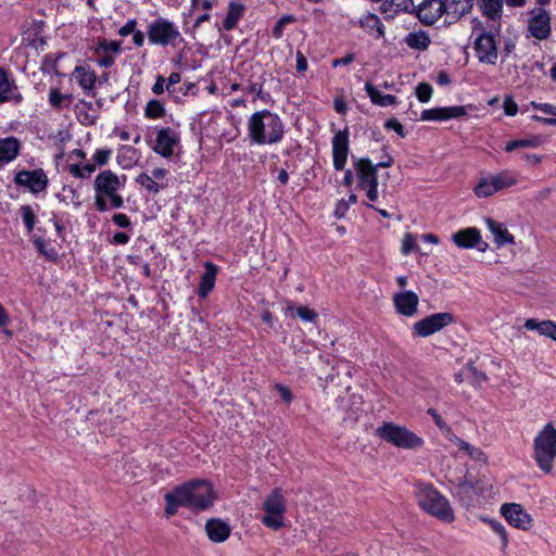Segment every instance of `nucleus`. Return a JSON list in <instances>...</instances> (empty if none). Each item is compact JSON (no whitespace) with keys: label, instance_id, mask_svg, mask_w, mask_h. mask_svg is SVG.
Listing matches in <instances>:
<instances>
[{"label":"nucleus","instance_id":"f257e3e1","mask_svg":"<svg viewBox=\"0 0 556 556\" xmlns=\"http://www.w3.org/2000/svg\"><path fill=\"white\" fill-rule=\"evenodd\" d=\"M165 513L173 516L184 506L195 511L211 507L215 495L212 485L205 480H191L173 489L164 495Z\"/></svg>","mask_w":556,"mask_h":556},{"label":"nucleus","instance_id":"f03ea898","mask_svg":"<svg viewBox=\"0 0 556 556\" xmlns=\"http://www.w3.org/2000/svg\"><path fill=\"white\" fill-rule=\"evenodd\" d=\"M248 138L251 144L273 146L285 136V123L275 112L261 110L254 112L247 123Z\"/></svg>","mask_w":556,"mask_h":556},{"label":"nucleus","instance_id":"7ed1b4c3","mask_svg":"<svg viewBox=\"0 0 556 556\" xmlns=\"http://www.w3.org/2000/svg\"><path fill=\"white\" fill-rule=\"evenodd\" d=\"M125 176L118 177L112 170L99 173L93 181L94 206L98 212H106L110 208L124 206V199L119 194L125 186Z\"/></svg>","mask_w":556,"mask_h":556},{"label":"nucleus","instance_id":"20e7f679","mask_svg":"<svg viewBox=\"0 0 556 556\" xmlns=\"http://www.w3.org/2000/svg\"><path fill=\"white\" fill-rule=\"evenodd\" d=\"M532 458L538 468L548 475L554 469L556 460V428L547 422L534 437Z\"/></svg>","mask_w":556,"mask_h":556},{"label":"nucleus","instance_id":"39448f33","mask_svg":"<svg viewBox=\"0 0 556 556\" xmlns=\"http://www.w3.org/2000/svg\"><path fill=\"white\" fill-rule=\"evenodd\" d=\"M416 496L419 507L427 514L443 522L454 520V510L448 500L432 485H419Z\"/></svg>","mask_w":556,"mask_h":556},{"label":"nucleus","instance_id":"423d86ee","mask_svg":"<svg viewBox=\"0 0 556 556\" xmlns=\"http://www.w3.org/2000/svg\"><path fill=\"white\" fill-rule=\"evenodd\" d=\"M376 435L396 447L414 450L422 446L424 440L405 427L393 422H383L376 429Z\"/></svg>","mask_w":556,"mask_h":556},{"label":"nucleus","instance_id":"0eeeda50","mask_svg":"<svg viewBox=\"0 0 556 556\" xmlns=\"http://www.w3.org/2000/svg\"><path fill=\"white\" fill-rule=\"evenodd\" d=\"M265 515L261 518L262 523L271 530H279L285 527V514L287 501L279 488L274 489L263 502Z\"/></svg>","mask_w":556,"mask_h":556},{"label":"nucleus","instance_id":"6e6552de","mask_svg":"<svg viewBox=\"0 0 556 556\" xmlns=\"http://www.w3.org/2000/svg\"><path fill=\"white\" fill-rule=\"evenodd\" d=\"M149 42L162 47L176 46L182 41L178 26L164 17L153 20L147 29Z\"/></svg>","mask_w":556,"mask_h":556},{"label":"nucleus","instance_id":"1a4fd4ad","mask_svg":"<svg viewBox=\"0 0 556 556\" xmlns=\"http://www.w3.org/2000/svg\"><path fill=\"white\" fill-rule=\"evenodd\" d=\"M498 30H478L473 41V50L479 62L494 65L498 58Z\"/></svg>","mask_w":556,"mask_h":556},{"label":"nucleus","instance_id":"9d476101","mask_svg":"<svg viewBox=\"0 0 556 556\" xmlns=\"http://www.w3.org/2000/svg\"><path fill=\"white\" fill-rule=\"evenodd\" d=\"M518 179L509 170H503L482 177L473 191L478 198H488L503 189L517 185Z\"/></svg>","mask_w":556,"mask_h":556},{"label":"nucleus","instance_id":"9b49d317","mask_svg":"<svg viewBox=\"0 0 556 556\" xmlns=\"http://www.w3.org/2000/svg\"><path fill=\"white\" fill-rule=\"evenodd\" d=\"M527 21L528 37L543 41L552 35V15L545 7H536L529 11Z\"/></svg>","mask_w":556,"mask_h":556},{"label":"nucleus","instance_id":"f8f14e48","mask_svg":"<svg viewBox=\"0 0 556 556\" xmlns=\"http://www.w3.org/2000/svg\"><path fill=\"white\" fill-rule=\"evenodd\" d=\"M452 323H454V316L451 313H435L416 321L413 325V330L417 336L426 338Z\"/></svg>","mask_w":556,"mask_h":556},{"label":"nucleus","instance_id":"ddd939ff","mask_svg":"<svg viewBox=\"0 0 556 556\" xmlns=\"http://www.w3.org/2000/svg\"><path fill=\"white\" fill-rule=\"evenodd\" d=\"M180 144V135L170 127H161L156 129L152 149L161 156L168 159L175 153V149Z\"/></svg>","mask_w":556,"mask_h":556},{"label":"nucleus","instance_id":"4468645a","mask_svg":"<svg viewBox=\"0 0 556 556\" xmlns=\"http://www.w3.org/2000/svg\"><path fill=\"white\" fill-rule=\"evenodd\" d=\"M17 186L27 188L33 193L45 191L48 187L49 179L43 169L21 170L14 177Z\"/></svg>","mask_w":556,"mask_h":556},{"label":"nucleus","instance_id":"2eb2a0df","mask_svg":"<svg viewBox=\"0 0 556 556\" xmlns=\"http://www.w3.org/2000/svg\"><path fill=\"white\" fill-rule=\"evenodd\" d=\"M501 513L509 525L521 530H528L532 527L533 519L520 504L506 503L501 507Z\"/></svg>","mask_w":556,"mask_h":556},{"label":"nucleus","instance_id":"dca6fc26","mask_svg":"<svg viewBox=\"0 0 556 556\" xmlns=\"http://www.w3.org/2000/svg\"><path fill=\"white\" fill-rule=\"evenodd\" d=\"M445 13L444 0H422L415 14L425 25H433Z\"/></svg>","mask_w":556,"mask_h":556},{"label":"nucleus","instance_id":"f3484780","mask_svg":"<svg viewBox=\"0 0 556 556\" xmlns=\"http://www.w3.org/2000/svg\"><path fill=\"white\" fill-rule=\"evenodd\" d=\"M349 154V130H339L332 138V157L336 170H342L346 164Z\"/></svg>","mask_w":556,"mask_h":556},{"label":"nucleus","instance_id":"a211bd4d","mask_svg":"<svg viewBox=\"0 0 556 556\" xmlns=\"http://www.w3.org/2000/svg\"><path fill=\"white\" fill-rule=\"evenodd\" d=\"M467 114L466 108L460 105L432 108L424 110L420 114V121L442 122L452 118H459Z\"/></svg>","mask_w":556,"mask_h":556},{"label":"nucleus","instance_id":"6ab92c4d","mask_svg":"<svg viewBox=\"0 0 556 556\" xmlns=\"http://www.w3.org/2000/svg\"><path fill=\"white\" fill-rule=\"evenodd\" d=\"M452 240L460 249L477 248L480 251H484L488 247V244L482 241L480 231L473 227L458 230L452 236Z\"/></svg>","mask_w":556,"mask_h":556},{"label":"nucleus","instance_id":"aec40b11","mask_svg":"<svg viewBox=\"0 0 556 556\" xmlns=\"http://www.w3.org/2000/svg\"><path fill=\"white\" fill-rule=\"evenodd\" d=\"M393 302L399 314L412 317L417 313L419 299L415 292L404 291L395 293Z\"/></svg>","mask_w":556,"mask_h":556},{"label":"nucleus","instance_id":"412c9836","mask_svg":"<svg viewBox=\"0 0 556 556\" xmlns=\"http://www.w3.org/2000/svg\"><path fill=\"white\" fill-rule=\"evenodd\" d=\"M354 167L358 178L359 188L365 189L367 188V185L372 184L374 180H378L377 166H375L369 159L363 157L356 160L354 162Z\"/></svg>","mask_w":556,"mask_h":556},{"label":"nucleus","instance_id":"4be33fe9","mask_svg":"<svg viewBox=\"0 0 556 556\" xmlns=\"http://www.w3.org/2000/svg\"><path fill=\"white\" fill-rule=\"evenodd\" d=\"M72 77L86 92L93 90L97 81L96 72L88 65H77L72 73Z\"/></svg>","mask_w":556,"mask_h":556},{"label":"nucleus","instance_id":"5701e85b","mask_svg":"<svg viewBox=\"0 0 556 556\" xmlns=\"http://www.w3.org/2000/svg\"><path fill=\"white\" fill-rule=\"evenodd\" d=\"M357 25L377 39L384 36V25L379 16L374 13H366L358 20Z\"/></svg>","mask_w":556,"mask_h":556},{"label":"nucleus","instance_id":"b1692460","mask_svg":"<svg viewBox=\"0 0 556 556\" xmlns=\"http://www.w3.org/2000/svg\"><path fill=\"white\" fill-rule=\"evenodd\" d=\"M205 271L201 277V281L198 289V294L200 298L205 299L208 293L213 290L216 281V276L218 273V267L211 263L206 262L204 264Z\"/></svg>","mask_w":556,"mask_h":556},{"label":"nucleus","instance_id":"393cba45","mask_svg":"<svg viewBox=\"0 0 556 556\" xmlns=\"http://www.w3.org/2000/svg\"><path fill=\"white\" fill-rule=\"evenodd\" d=\"M21 144L15 137L0 139V167L16 159Z\"/></svg>","mask_w":556,"mask_h":556},{"label":"nucleus","instance_id":"a878e982","mask_svg":"<svg viewBox=\"0 0 556 556\" xmlns=\"http://www.w3.org/2000/svg\"><path fill=\"white\" fill-rule=\"evenodd\" d=\"M13 101L20 103L22 96L16 86L9 79L5 71L0 70V102Z\"/></svg>","mask_w":556,"mask_h":556},{"label":"nucleus","instance_id":"bb28decb","mask_svg":"<svg viewBox=\"0 0 556 556\" xmlns=\"http://www.w3.org/2000/svg\"><path fill=\"white\" fill-rule=\"evenodd\" d=\"M205 530L210 540L216 543L226 541L230 534L229 526L219 519L207 520Z\"/></svg>","mask_w":556,"mask_h":556},{"label":"nucleus","instance_id":"cd10ccee","mask_svg":"<svg viewBox=\"0 0 556 556\" xmlns=\"http://www.w3.org/2000/svg\"><path fill=\"white\" fill-rule=\"evenodd\" d=\"M404 42L413 50L426 51L431 45V38L424 30L410 31L405 36Z\"/></svg>","mask_w":556,"mask_h":556},{"label":"nucleus","instance_id":"c85d7f7f","mask_svg":"<svg viewBox=\"0 0 556 556\" xmlns=\"http://www.w3.org/2000/svg\"><path fill=\"white\" fill-rule=\"evenodd\" d=\"M485 222L489 230L494 236V241L497 245L514 243L513 235L508 232L507 228L503 224L497 223L491 218H488Z\"/></svg>","mask_w":556,"mask_h":556},{"label":"nucleus","instance_id":"c756f323","mask_svg":"<svg viewBox=\"0 0 556 556\" xmlns=\"http://www.w3.org/2000/svg\"><path fill=\"white\" fill-rule=\"evenodd\" d=\"M525 328L531 331L536 330L540 334L556 341V324L551 320L538 321L536 319L529 318L525 323Z\"/></svg>","mask_w":556,"mask_h":556},{"label":"nucleus","instance_id":"7c9ffc66","mask_svg":"<svg viewBox=\"0 0 556 556\" xmlns=\"http://www.w3.org/2000/svg\"><path fill=\"white\" fill-rule=\"evenodd\" d=\"M444 5L447 15L459 18L471 10L473 0H444Z\"/></svg>","mask_w":556,"mask_h":556},{"label":"nucleus","instance_id":"2f4dec72","mask_svg":"<svg viewBox=\"0 0 556 556\" xmlns=\"http://www.w3.org/2000/svg\"><path fill=\"white\" fill-rule=\"evenodd\" d=\"M365 90L367 96L370 98V101L378 106H391L394 105L397 101L396 97L392 94H382L374 85L370 83L365 84Z\"/></svg>","mask_w":556,"mask_h":556},{"label":"nucleus","instance_id":"473e14b6","mask_svg":"<svg viewBox=\"0 0 556 556\" xmlns=\"http://www.w3.org/2000/svg\"><path fill=\"white\" fill-rule=\"evenodd\" d=\"M244 7L241 3L230 2L228 4V11L223 22V26L226 30H232L237 27L239 20L242 17Z\"/></svg>","mask_w":556,"mask_h":556},{"label":"nucleus","instance_id":"72a5a7b5","mask_svg":"<svg viewBox=\"0 0 556 556\" xmlns=\"http://www.w3.org/2000/svg\"><path fill=\"white\" fill-rule=\"evenodd\" d=\"M444 434L455 446L458 447L459 451L466 452L471 458L479 459L482 455V452L479 448L455 435L451 428H446Z\"/></svg>","mask_w":556,"mask_h":556},{"label":"nucleus","instance_id":"f704fd0d","mask_svg":"<svg viewBox=\"0 0 556 556\" xmlns=\"http://www.w3.org/2000/svg\"><path fill=\"white\" fill-rule=\"evenodd\" d=\"M543 143V140L540 136H532L526 139H518L507 142L505 150L507 152H513L519 148H538Z\"/></svg>","mask_w":556,"mask_h":556},{"label":"nucleus","instance_id":"c9c22d12","mask_svg":"<svg viewBox=\"0 0 556 556\" xmlns=\"http://www.w3.org/2000/svg\"><path fill=\"white\" fill-rule=\"evenodd\" d=\"M484 15L494 20L500 16L503 8V0H479Z\"/></svg>","mask_w":556,"mask_h":556},{"label":"nucleus","instance_id":"e433bc0d","mask_svg":"<svg viewBox=\"0 0 556 556\" xmlns=\"http://www.w3.org/2000/svg\"><path fill=\"white\" fill-rule=\"evenodd\" d=\"M122 52V42L115 40L102 39L99 40L94 53H110L113 55H118Z\"/></svg>","mask_w":556,"mask_h":556},{"label":"nucleus","instance_id":"4c0bfd02","mask_svg":"<svg viewBox=\"0 0 556 556\" xmlns=\"http://www.w3.org/2000/svg\"><path fill=\"white\" fill-rule=\"evenodd\" d=\"M144 115L150 119L162 118L165 115V106L160 100L152 99L144 108Z\"/></svg>","mask_w":556,"mask_h":556},{"label":"nucleus","instance_id":"58836bf2","mask_svg":"<svg viewBox=\"0 0 556 556\" xmlns=\"http://www.w3.org/2000/svg\"><path fill=\"white\" fill-rule=\"evenodd\" d=\"M73 97L71 94H63L56 88L49 91V103L54 109L68 106L72 103Z\"/></svg>","mask_w":556,"mask_h":556},{"label":"nucleus","instance_id":"ea45409f","mask_svg":"<svg viewBox=\"0 0 556 556\" xmlns=\"http://www.w3.org/2000/svg\"><path fill=\"white\" fill-rule=\"evenodd\" d=\"M96 170V164L86 163L80 165L79 163H71L68 165V172L75 178H87Z\"/></svg>","mask_w":556,"mask_h":556},{"label":"nucleus","instance_id":"a19ab883","mask_svg":"<svg viewBox=\"0 0 556 556\" xmlns=\"http://www.w3.org/2000/svg\"><path fill=\"white\" fill-rule=\"evenodd\" d=\"M136 181L152 193H157L163 188L155 181V179L152 176L148 174H140L137 177Z\"/></svg>","mask_w":556,"mask_h":556},{"label":"nucleus","instance_id":"79ce46f5","mask_svg":"<svg viewBox=\"0 0 556 556\" xmlns=\"http://www.w3.org/2000/svg\"><path fill=\"white\" fill-rule=\"evenodd\" d=\"M34 244L37 251L42 254L47 260H55L58 257V252L53 248H49L48 243L42 238H36L34 240Z\"/></svg>","mask_w":556,"mask_h":556},{"label":"nucleus","instance_id":"37998d69","mask_svg":"<svg viewBox=\"0 0 556 556\" xmlns=\"http://www.w3.org/2000/svg\"><path fill=\"white\" fill-rule=\"evenodd\" d=\"M21 217L23 219V223L25 227L27 228V231L30 232L34 229L35 223H36V215L33 211V208L29 205H23L20 208Z\"/></svg>","mask_w":556,"mask_h":556},{"label":"nucleus","instance_id":"c03bdc74","mask_svg":"<svg viewBox=\"0 0 556 556\" xmlns=\"http://www.w3.org/2000/svg\"><path fill=\"white\" fill-rule=\"evenodd\" d=\"M488 525L493 530V532L500 536L501 542H502V548L503 549L506 548V546L508 544V535H507L505 527L500 521L494 520V519L488 520Z\"/></svg>","mask_w":556,"mask_h":556},{"label":"nucleus","instance_id":"a18cd8bd","mask_svg":"<svg viewBox=\"0 0 556 556\" xmlns=\"http://www.w3.org/2000/svg\"><path fill=\"white\" fill-rule=\"evenodd\" d=\"M390 7L394 8L395 12H415L416 5L413 0H388Z\"/></svg>","mask_w":556,"mask_h":556},{"label":"nucleus","instance_id":"49530a36","mask_svg":"<svg viewBox=\"0 0 556 556\" xmlns=\"http://www.w3.org/2000/svg\"><path fill=\"white\" fill-rule=\"evenodd\" d=\"M432 92L433 89L431 85L427 83L419 84L416 88V97L422 103L430 101Z\"/></svg>","mask_w":556,"mask_h":556},{"label":"nucleus","instance_id":"de8ad7c7","mask_svg":"<svg viewBox=\"0 0 556 556\" xmlns=\"http://www.w3.org/2000/svg\"><path fill=\"white\" fill-rule=\"evenodd\" d=\"M416 249H417L416 237L410 232L405 233L403 237V240H402L401 252L404 255H408L412 251H414Z\"/></svg>","mask_w":556,"mask_h":556},{"label":"nucleus","instance_id":"09e8293b","mask_svg":"<svg viewBox=\"0 0 556 556\" xmlns=\"http://www.w3.org/2000/svg\"><path fill=\"white\" fill-rule=\"evenodd\" d=\"M112 155L111 149H97L92 155V160L99 166L105 165Z\"/></svg>","mask_w":556,"mask_h":556},{"label":"nucleus","instance_id":"8fccbe9b","mask_svg":"<svg viewBox=\"0 0 556 556\" xmlns=\"http://www.w3.org/2000/svg\"><path fill=\"white\" fill-rule=\"evenodd\" d=\"M295 311L299 318H301L304 321L315 323L318 317L313 309L305 306H300Z\"/></svg>","mask_w":556,"mask_h":556},{"label":"nucleus","instance_id":"3c124183","mask_svg":"<svg viewBox=\"0 0 556 556\" xmlns=\"http://www.w3.org/2000/svg\"><path fill=\"white\" fill-rule=\"evenodd\" d=\"M96 54L98 56L97 64L100 67L108 68V67H111L115 63L116 55H113L110 53H96Z\"/></svg>","mask_w":556,"mask_h":556},{"label":"nucleus","instance_id":"603ef678","mask_svg":"<svg viewBox=\"0 0 556 556\" xmlns=\"http://www.w3.org/2000/svg\"><path fill=\"white\" fill-rule=\"evenodd\" d=\"M384 128L394 130L401 138H404L406 136L404 127L395 118L388 119L384 123Z\"/></svg>","mask_w":556,"mask_h":556},{"label":"nucleus","instance_id":"864d4df0","mask_svg":"<svg viewBox=\"0 0 556 556\" xmlns=\"http://www.w3.org/2000/svg\"><path fill=\"white\" fill-rule=\"evenodd\" d=\"M504 112L508 116H515L518 112V105L511 97H506L503 103Z\"/></svg>","mask_w":556,"mask_h":556},{"label":"nucleus","instance_id":"5fc2aeb1","mask_svg":"<svg viewBox=\"0 0 556 556\" xmlns=\"http://www.w3.org/2000/svg\"><path fill=\"white\" fill-rule=\"evenodd\" d=\"M531 105L544 114L556 116V106L551 103L532 102Z\"/></svg>","mask_w":556,"mask_h":556},{"label":"nucleus","instance_id":"6e6d98bb","mask_svg":"<svg viewBox=\"0 0 556 556\" xmlns=\"http://www.w3.org/2000/svg\"><path fill=\"white\" fill-rule=\"evenodd\" d=\"M137 21L135 18L128 20L124 26L118 29V35L127 37L136 30Z\"/></svg>","mask_w":556,"mask_h":556},{"label":"nucleus","instance_id":"4d7b16f0","mask_svg":"<svg viewBox=\"0 0 556 556\" xmlns=\"http://www.w3.org/2000/svg\"><path fill=\"white\" fill-rule=\"evenodd\" d=\"M112 220L115 225L122 228H127L130 226L129 217L124 213H116L113 215Z\"/></svg>","mask_w":556,"mask_h":556},{"label":"nucleus","instance_id":"13d9d810","mask_svg":"<svg viewBox=\"0 0 556 556\" xmlns=\"http://www.w3.org/2000/svg\"><path fill=\"white\" fill-rule=\"evenodd\" d=\"M333 108L336 112H338L341 115H344L348 110L345 99L342 96H337L333 101Z\"/></svg>","mask_w":556,"mask_h":556},{"label":"nucleus","instance_id":"bf43d9fd","mask_svg":"<svg viewBox=\"0 0 556 556\" xmlns=\"http://www.w3.org/2000/svg\"><path fill=\"white\" fill-rule=\"evenodd\" d=\"M276 389L280 395V397L286 402V403H290L293 399V394L292 392L290 391V389L286 386H282V384H277L276 386Z\"/></svg>","mask_w":556,"mask_h":556},{"label":"nucleus","instance_id":"052dcab7","mask_svg":"<svg viewBox=\"0 0 556 556\" xmlns=\"http://www.w3.org/2000/svg\"><path fill=\"white\" fill-rule=\"evenodd\" d=\"M166 89L165 78L163 76H157L154 85L152 86V92L156 96L162 94Z\"/></svg>","mask_w":556,"mask_h":556},{"label":"nucleus","instance_id":"680f3d73","mask_svg":"<svg viewBox=\"0 0 556 556\" xmlns=\"http://www.w3.org/2000/svg\"><path fill=\"white\" fill-rule=\"evenodd\" d=\"M365 190L367 191V198L372 202L376 201L378 199V180L367 185Z\"/></svg>","mask_w":556,"mask_h":556},{"label":"nucleus","instance_id":"e2e57ef3","mask_svg":"<svg viewBox=\"0 0 556 556\" xmlns=\"http://www.w3.org/2000/svg\"><path fill=\"white\" fill-rule=\"evenodd\" d=\"M428 414H430L432 417H433V420L435 422V425L443 431L445 432L446 431V428H450L446 422L441 418V416L433 409V408H430L428 410Z\"/></svg>","mask_w":556,"mask_h":556},{"label":"nucleus","instance_id":"0e129e2a","mask_svg":"<svg viewBox=\"0 0 556 556\" xmlns=\"http://www.w3.org/2000/svg\"><path fill=\"white\" fill-rule=\"evenodd\" d=\"M180 80H181V76H180V74H179V73H176V72L172 73V74L168 76L167 80H165L166 90H167V91H169V92H170V91H173V89H172V88H173L176 84H178Z\"/></svg>","mask_w":556,"mask_h":556},{"label":"nucleus","instance_id":"69168bd1","mask_svg":"<svg viewBox=\"0 0 556 556\" xmlns=\"http://www.w3.org/2000/svg\"><path fill=\"white\" fill-rule=\"evenodd\" d=\"M296 71L303 73L307 70V60L301 51L296 52Z\"/></svg>","mask_w":556,"mask_h":556},{"label":"nucleus","instance_id":"338daca9","mask_svg":"<svg viewBox=\"0 0 556 556\" xmlns=\"http://www.w3.org/2000/svg\"><path fill=\"white\" fill-rule=\"evenodd\" d=\"M353 60H354L353 54H346V55H344V56H342L340 59H334L332 61V66L333 67H338V66H341V65H348V64L352 63Z\"/></svg>","mask_w":556,"mask_h":556},{"label":"nucleus","instance_id":"774afa93","mask_svg":"<svg viewBox=\"0 0 556 556\" xmlns=\"http://www.w3.org/2000/svg\"><path fill=\"white\" fill-rule=\"evenodd\" d=\"M129 236L125 232H116L113 236L112 242L116 244H126L129 241Z\"/></svg>","mask_w":556,"mask_h":556}]
</instances>
